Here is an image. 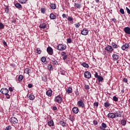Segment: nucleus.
<instances>
[{
	"label": "nucleus",
	"mask_w": 130,
	"mask_h": 130,
	"mask_svg": "<svg viewBox=\"0 0 130 130\" xmlns=\"http://www.w3.org/2000/svg\"><path fill=\"white\" fill-rule=\"evenodd\" d=\"M9 89L8 88H2L0 92L5 95L6 98L7 99H10L11 98V96L10 95V93H9Z\"/></svg>",
	"instance_id": "1"
},
{
	"label": "nucleus",
	"mask_w": 130,
	"mask_h": 130,
	"mask_svg": "<svg viewBox=\"0 0 130 130\" xmlns=\"http://www.w3.org/2000/svg\"><path fill=\"white\" fill-rule=\"evenodd\" d=\"M54 101L56 103H58V104H60L62 101V98H61L60 94H59L55 97Z\"/></svg>",
	"instance_id": "2"
},
{
	"label": "nucleus",
	"mask_w": 130,
	"mask_h": 130,
	"mask_svg": "<svg viewBox=\"0 0 130 130\" xmlns=\"http://www.w3.org/2000/svg\"><path fill=\"white\" fill-rule=\"evenodd\" d=\"M66 48H67V45L63 44H60L57 47V49L60 51L64 50Z\"/></svg>",
	"instance_id": "3"
},
{
	"label": "nucleus",
	"mask_w": 130,
	"mask_h": 130,
	"mask_svg": "<svg viewBox=\"0 0 130 130\" xmlns=\"http://www.w3.org/2000/svg\"><path fill=\"white\" fill-rule=\"evenodd\" d=\"M10 121L12 124H16V123H18V119L15 117H12L10 119Z\"/></svg>",
	"instance_id": "4"
},
{
	"label": "nucleus",
	"mask_w": 130,
	"mask_h": 130,
	"mask_svg": "<svg viewBox=\"0 0 130 130\" xmlns=\"http://www.w3.org/2000/svg\"><path fill=\"white\" fill-rule=\"evenodd\" d=\"M77 105H78L79 107H82V108L85 107V103H84V101L82 100H79L77 102Z\"/></svg>",
	"instance_id": "5"
},
{
	"label": "nucleus",
	"mask_w": 130,
	"mask_h": 130,
	"mask_svg": "<svg viewBox=\"0 0 130 130\" xmlns=\"http://www.w3.org/2000/svg\"><path fill=\"white\" fill-rule=\"evenodd\" d=\"M47 51L50 55H52V54H53V49L50 46L48 47Z\"/></svg>",
	"instance_id": "6"
},
{
	"label": "nucleus",
	"mask_w": 130,
	"mask_h": 130,
	"mask_svg": "<svg viewBox=\"0 0 130 130\" xmlns=\"http://www.w3.org/2000/svg\"><path fill=\"white\" fill-rule=\"evenodd\" d=\"M84 77L86 79H91V73L88 71H85L84 72Z\"/></svg>",
	"instance_id": "7"
},
{
	"label": "nucleus",
	"mask_w": 130,
	"mask_h": 130,
	"mask_svg": "<svg viewBox=\"0 0 130 130\" xmlns=\"http://www.w3.org/2000/svg\"><path fill=\"white\" fill-rule=\"evenodd\" d=\"M105 50H107V51H109V52H111L113 50V48H112V46L108 45L105 48Z\"/></svg>",
	"instance_id": "8"
},
{
	"label": "nucleus",
	"mask_w": 130,
	"mask_h": 130,
	"mask_svg": "<svg viewBox=\"0 0 130 130\" xmlns=\"http://www.w3.org/2000/svg\"><path fill=\"white\" fill-rule=\"evenodd\" d=\"M108 117L109 118H112V119H113V118H115V114L114 113H109L108 114Z\"/></svg>",
	"instance_id": "9"
},
{
	"label": "nucleus",
	"mask_w": 130,
	"mask_h": 130,
	"mask_svg": "<svg viewBox=\"0 0 130 130\" xmlns=\"http://www.w3.org/2000/svg\"><path fill=\"white\" fill-rule=\"evenodd\" d=\"M115 114V118H116V117H121V112L120 111H116Z\"/></svg>",
	"instance_id": "10"
},
{
	"label": "nucleus",
	"mask_w": 130,
	"mask_h": 130,
	"mask_svg": "<svg viewBox=\"0 0 130 130\" xmlns=\"http://www.w3.org/2000/svg\"><path fill=\"white\" fill-rule=\"evenodd\" d=\"M129 47V44L128 43H125L122 47L121 48L122 50H125L127 48Z\"/></svg>",
	"instance_id": "11"
},
{
	"label": "nucleus",
	"mask_w": 130,
	"mask_h": 130,
	"mask_svg": "<svg viewBox=\"0 0 130 130\" xmlns=\"http://www.w3.org/2000/svg\"><path fill=\"white\" fill-rule=\"evenodd\" d=\"M72 111L73 113H75V114H78L79 111V108L77 107H75L73 108Z\"/></svg>",
	"instance_id": "12"
},
{
	"label": "nucleus",
	"mask_w": 130,
	"mask_h": 130,
	"mask_svg": "<svg viewBox=\"0 0 130 130\" xmlns=\"http://www.w3.org/2000/svg\"><path fill=\"white\" fill-rule=\"evenodd\" d=\"M39 27L41 29H45V28L47 27V24H46V23H45L41 22L40 25H39Z\"/></svg>",
	"instance_id": "13"
},
{
	"label": "nucleus",
	"mask_w": 130,
	"mask_h": 130,
	"mask_svg": "<svg viewBox=\"0 0 130 130\" xmlns=\"http://www.w3.org/2000/svg\"><path fill=\"white\" fill-rule=\"evenodd\" d=\"M89 32V31H88V29H83L82 31H81V34L82 35H88V33Z\"/></svg>",
	"instance_id": "14"
},
{
	"label": "nucleus",
	"mask_w": 130,
	"mask_h": 130,
	"mask_svg": "<svg viewBox=\"0 0 130 130\" xmlns=\"http://www.w3.org/2000/svg\"><path fill=\"white\" fill-rule=\"evenodd\" d=\"M124 31L126 34L130 35V27H126L124 28Z\"/></svg>",
	"instance_id": "15"
},
{
	"label": "nucleus",
	"mask_w": 130,
	"mask_h": 130,
	"mask_svg": "<svg viewBox=\"0 0 130 130\" xmlns=\"http://www.w3.org/2000/svg\"><path fill=\"white\" fill-rule=\"evenodd\" d=\"M52 64H53L54 66H57V64H58V62L57 61H56V60L55 59V58H52Z\"/></svg>",
	"instance_id": "16"
},
{
	"label": "nucleus",
	"mask_w": 130,
	"mask_h": 130,
	"mask_svg": "<svg viewBox=\"0 0 130 130\" xmlns=\"http://www.w3.org/2000/svg\"><path fill=\"white\" fill-rule=\"evenodd\" d=\"M112 57H113V60H117V59H118V58H119V55H118L116 54H113L112 55Z\"/></svg>",
	"instance_id": "17"
},
{
	"label": "nucleus",
	"mask_w": 130,
	"mask_h": 130,
	"mask_svg": "<svg viewBox=\"0 0 130 130\" xmlns=\"http://www.w3.org/2000/svg\"><path fill=\"white\" fill-rule=\"evenodd\" d=\"M46 95L49 97H51L52 95V90L51 89H49L46 92Z\"/></svg>",
	"instance_id": "18"
},
{
	"label": "nucleus",
	"mask_w": 130,
	"mask_h": 130,
	"mask_svg": "<svg viewBox=\"0 0 130 130\" xmlns=\"http://www.w3.org/2000/svg\"><path fill=\"white\" fill-rule=\"evenodd\" d=\"M50 7L52 10H55L56 9V4L53 3L50 4Z\"/></svg>",
	"instance_id": "19"
},
{
	"label": "nucleus",
	"mask_w": 130,
	"mask_h": 130,
	"mask_svg": "<svg viewBox=\"0 0 130 130\" xmlns=\"http://www.w3.org/2000/svg\"><path fill=\"white\" fill-rule=\"evenodd\" d=\"M107 127V125L105 124V123H102V126H100V128L101 129L105 130V128Z\"/></svg>",
	"instance_id": "20"
},
{
	"label": "nucleus",
	"mask_w": 130,
	"mask_h": 130,
	"mask_svg": "<svg viewBox=\"0 0 130 130\" xmlns=\"http://www.w3.org/2000/svg\"><path fill=\"white\" fill-rule=\"evenodd\" d=\"M49 17L51 20H55L56 19V15L53 14V13L50 14Z\"/></svg>",
	"instance_id": "21"
},
{
	"label": "nucleus",
	"mask_w": 130,
	"mask_h": 130,
	"mask_svg": "<svg viewBox=\"0 0 130 130\" xmlns=\"http://www.w3.org/2000/svg\"><path fill=\"white\" fill-rule=\"evenodd\" d=\"M66 92H67L68 94H71L73 93V88H72V87H69L66 89Z\"/></svg>",
	"instance_id": "22"
},
{
	"label": "nucleus",
	"mask_w": 130,
	"mask_h": 130,
	"mask_svg": "<svg viewBox=\"0 0 130 130\" xmlns=\"http://www.w3.org/2000/svg\"><path fill=\"white\" fill-rule=\"evenodd\" d=\"M48 124L49 126H53L54 125V123L53 122V120H51L48 122Z\"/></svg>",
	"instance_id": "23"
},
{
	"label": "nucleus",
	"mask_w": 130,
	"mask_h": 130,
	"mask_svg": "<svg viewBox=\"0 0 130 130\" xmlns=\"http://www.w3.org/2000/svg\"><path fill=\"white\" fill-rule=\"evenodd\" d=\"M68 20L71 23V24H74V20L73 17L68 16L67 18Z\"/></svg>",
	"instance_id": "24"
},
{
	"label": "nucleus",
	"mask_w": 130,
	"mask_h": 130,
	"mask_svg": "<svg viewBox=\"0 0 130 130\" xmlns=\"http://www.w3.org/2000/svg\"><path fill=\"white\" fill-rule=\"evenodd\" d=\"M74 7L75 8H76V9H81V4L79 3H75L74 4Z\"/></svg>",
	"instance_id": "25"
},
{
	"label": "nucleus",
	"mask_w": 130,
	"mask_h": 130,
	"mask_svg": "<svg viewBox=\"0 0 130 130\" xmlns=\"http://www.w3.org/2000/svg\"><path fill=\"white\" fill-rule=\"evenodd\" d=\"M104 106L106 107V108H108V107H110V104L108 102H106L104 103Z\"/></svg>",
	"instance_id": "26"
},
{
	"label": "nucleus",
	"mask_w": 130,
	"mask_h": 130,
	"mask_svg": "<svg viewBox=\"0 0 130 130\" xmlns=\"http://www.w3.org/2000/svg\"><path fill=\"white\" fill-rule=\"evenodd\" d=\"M23 79H24V76H23V75H19L18 77V81L22 82V81H23Z\"/></svg>",
	"instance_id": "27"
},
{
	"label": "nucleus",
	"mask_w": 130,
	"mask_h": 130,
	"mask_svg": "<svg viewBox=\"0 0 130 130\" xmlns=\"http://www.w3.org/2000/svg\"><path fill=\"white\" fill-rule=\"evenodd\" d=\"M59 123L60 124V125H62V126H67V123H66L64 121H59Z\"/></svg>",
	"instance_id": "28"
},
{
	"label": "nucleus",
	"mask_w": 130,
	"mask_h": 130,
	"mask_svg": "<svg viewBox=\"0 0 130 130\" xmlns=\"http://www.w3.org/2000/svg\"><path fill=\"white\" fill-rule=\"evenodd\" d=\"M47 68L49 71H52V70H53V67H52V65L51 64H48Z\"/></svg>",
	"instance_id": "29"
},
{
	"label": "nucleus",
	"mask_w": 130,
	"mask_h": 130,
	"mask_svg": "<svg viewBox=\"0 0 130 130\" xmlns=\"http://www.w3.org/2000/svg\"><path fill=\"white\" fill-rule=\"evenodd\" d=\"M69 119L71 121H74L75 120V117L74 116H72V115H70L69 116Z\"/></svg>",
	"instance_id": "30"
},
{
	"label": "nucleus",
	"mask_w": 130,
	"mask_h": 130,
	"mask_svg": "<svg viewBox=\"0 0 130 130\" xmlns=\"http://www.w3.org/2000/svg\"><path fill=\"white\" fill-rule=\"evenodd\" d=\"M28 98L30 100H34V99H35V96H34V95L32 94H31L29 95Z\"/></svg>",
	"instance_id": "31"
},
{
	"label": "nucleus",
	"mask_w": 130,
	"mask_h": 130,
	"mask_svg": "<svg viewBox=\"0 0 130 130\" xmlns=\"http://www.w3.org/2000/svg\"><path fill=\"white\" fill-rule=\"evenodd\" d=\"M15 6L17 9H21V8H22V5H21L20 3H16Z\"/></svg>",
	"instance_id": "32"
},
{
	"label": "nucleus",
	"mask_w": 130,
	"mask_h": 130,
	"mask_svg": "<svg viewBox=\"0 0 130 130\" xmlns=\"http://www.w3.org/2000/svg\"><path fill=\"white\" fill-rule=\"evenodd\" d=\"M81 66L84 68H89V64L85 62L82 63Z\"/></svg>",
	"instance_id": "33"
},
{
	"label": "nucleus",
	"mask_w": 130,
	"mask_h": 130,
	"mask_svg": "<svg viewBox=\"0 0 130 130\" xmlns=\"http://www.w3.org/2000/svg\"><path fill=\"white\" fill-rule=\"evenodd\" d=\"M104 80L103 77H102V76H100L98 78V82H102L103 80Z\"/></svg>",
	"instance_id": "34"
},
{
	"label": "nucleus",
	"mask_w": 130,
	"mask_h": 130,
	"mask_svg": "<svg viewBox=\"0 0 130 130\" xmlns=\"http://www.w3.org/2000/svg\"><path fill=\"white\" fill-rule=\"evenodd\" d=\"M30 69L29 68H26L24 70V73L25 74H29L30 72Z\"/></svg>",
	"instance_id": "35"
},
{
	"label": "nucleus",
	"mask_w": 130,
	"mask_h": 130,
	"mask_svg": "<svg viewBox=\"0 0 130 130\" xmlns=\"http://www.w3.org/2000/svg\"><path fill=\"white\" fill-rule=\"evenodd\" d=\"M112 45L113 47V48H118V46H117V45H116L115 43H112Z\"/></svg>",
	"instance_id": "36"
},
{
	"label": "nucleus",
	"mask_w": 130,
	"mask_h": 130,
	"mask_svg": "<svg viewBox=\"0 0 130 130\" xmlns=\"http://www.w3.org/2000/svg\"><path fill=\"white\" fill-rule=\"evenodd\" d=\"M5 29V25L2 23H0V30H3Z\"/></svg>",
	"instance_id": "37"
},
{
	"label": "nucleus",
	"mask_w": 130,
	"mask_h": 130,
	"mask_svg": "<svg viewBox=\"0 0 130 130\" xmlns=\"http://www.w3.org/2000/svg\"><path fill=\"white\" fill-rule=\"evenodd\" d=\"M113 100L115 102H117V101H118V98L116 97V96H114L113 97Z\"/></svg>",
	"instance_id": "38"
},
{
	"label": "nucleus",
	"mask_w": 130,
	"mask_h": 130,
	"mask_svg": "<svg viewBox=\"0 0 130 130\" xmlns=\"http://www.w3.org/2000/svg\"><path fill=\"white\" fill-rule=\"evenodd\" d=\"M121 123L122 124V125H125V124H126V121L125 120H122L121 121Z\"/></svg>",
	"instance_id": "39"
},
{
	"label": "nucleus",
	"mask_w": 130,
	"mask_h": 130,
	"mask_svg": "<svg viewBox=\"0 0 130 130\" xmlns=\"http://www.w3.org/2000/svg\"><path fill=\"white\" fill-rule=\"evenodd\" d=\"M37 53H38V54H40L42 52L41 50H40V48H37Z\"/></svg>",
	"instance_id": "40"
},
{
	"label": "nucleus",
	"mask_w": 130,
	"mask_h": 130,
	"mask_svg": "<svg viewBox=\"0 0 130 130\" xmlns=\"http://www.w3.org/2000/svg\"><path fill=\"white\" fill-rule=\"evenodd\" d=\"M99 105V103H98V102H94L93 103V106L94 107H98Z\"/></svg>",
	"instance_id": "41"
},
{
	"label": "nucleus",
	"mask_w": 130,
	"mask_h": 130,
	"mask_svg": "<svg viewBox=\"0 0 130 130\" xmlns=\"http://www.w3.org/2000/svg\"><path fill=\"white\" fill-rule=\"evenodd\" d=\"M41 61L42 62H45L46 61V58L45 57H42L41 58Z\"/></svg>",
	"instance_id": "42"
},
{
	"label": "nucleus",
	"mask_w": 130,
	"mask_h": 130,
	"mask_svg": "<svg viewBox=\"0 0 130 130\" xmlns=\"http://www.w3.org/2000/svg\"><path fill=\"white\" fill-rule=\"evenodd\" d=\"M20 4H25L27 2V0H18Z\"/></svg>",
	"instance_id": "43"
},
{
	"label": "nucleus",
	"mask_w": 130,
	"mask_h": 130,
	"mask_svg": "<svg viewBox=\"0 0 130 130\" xmlns=\"http://www.w3.org/2000/svg\"><path fill=\"white\" fill-rule=\"evenodd\" d=\"M45 11L46 10H45V8H41V12L42 14H45Z\"/></svg>",
	"instance_id": "44"
},
{
	"label": "nucleus",
	"mask_w": 130,
	"mask_h": 130,
	"mask_svg": "<svg viewBox=\"0 0 130 130\" xmlns=\"http://www.w3.org/2000/svg\"><path fill=\"white\" fill-rule=\"evenodd\" d=\"M5 130H12V126H7Z\"/></svg>",
	"instance_id": "45"
},
{
	"label": "nucleus",
	"mask_w": 130,
	"mask_h": 130,
	"mask_svg": "<svg viewBox=\"0 0 130 130\" xmlns=\"http://www.w3.org/2000/svg\"><path fill=\"white\" fill-rule=\"evenodd\" d=\"M120 13H121V14H122V15H124V10H123V9L121 8L120 9Z\"/></svg>",
	"instance_id": "46"
},
{
	"label": "nucleus",
	"mask_w": 130,
	"mask_h": 130,
	"mask_svg": "<svg viewBox=\"0 0 130 130\" xmlns=\"http://www.w3.org/2000/svg\"><path fill=\"white\" fill-rule=\"evenodd\" d=\"M75 26L76 28H79V27H80V26H81V24H80L79 23H77L75 24Z\"/></svg>",
	"instance_id": "47"
},
{
	"label": "nucleus",
	"mask_w": 130,
	"mask_h": 130,
	"mask_svg": "<svg viewBox=\"0 0 130 130\" xmlns=\"http://www.w3.org/2000/svg\"><path fill=\"white\" fill-rule=\"evenodd\" d=\"M85 88L86 90H90V86L88 85H85Z\"/></svg>",
	"instance_id": "48"
},
{
	"label": "nucleus",
	"mask_w": 130,
	"mask_h": 130,
	"mask_svg": "<svg viewBox=\"0 0 130 130\" xmlns=\"http://www.w3.org/2000/svg\"><path fill=\"white\" fill-rule=\"evenodd\" d=\"M67 43H72V39H71V38L67 39Z\"/></svg>",
	"instance_id": "49"
},
{
	"label": "nucleus",
	"mask_w": 130,
	"mask_h": 130,
	"mask_svg": "<svg viewBox=\"0 0 130 130\" xmlns=\"http://www.w3.org/2000/svg\"><path fill=\"white\" fill-rule=\"evenodd\" d=\"M126 10L127 11V14H128V15H130V10L129 9H128V8L126 7Z\"/></svg>",
	"instance_id": "50"
},
{
	"label": "nucleus",
	"mask_w": 130,
	"mask_h": 130,
	"mask_svg": "<svg viewBox=\"0 0 130 130\" xmlns=\"http://www.w3.org/2000/svg\"><path fill=\"white\" fill-rule=\"evenodd\" d=\"M93 123L94 125H97L98 124V121L96 120H93Z\"/></svg>",
	"instance_id": "51"
},
{
	"label": "nucleus",
	"mask_w": 130,
	"mask_h": 130,
	"mask_svg": "<svg viewBox=\"0 0 130 130\" xmlns=\"http://www.w3.org/2000/svg\"><path fill=\"white\" fill-rule=\"evenodd\" d=\"M42 80L44 82H47V78H46V77H43Z\"/></svg>",
	"instance_id": "52"
},
{
	"label": "nucleus",
	"mask_w": 130,
	"mask_h": 130,
	"mask_svg": "<svg viewBox=\"0 0 130 130\" xmlns=\"http://www.w3.org/2000/svg\"><path fill=\"white\" fill-rule=\"evenodd\" d=\"M67 58H68L67 55H65L64 56H63L62 59H63V60H66V59H67Z\"/></svg>",
	"instance_id": "53"
},
{
	"label": "nucleus",
	"mask_w": 130,
	"mask_h": 130,
	"mask_svg": "<svg viewBox=\"0 0 130 130\" xmlns=\"http://www.w3.org/2000/svg\"><path fill=\"white\" fill-rule=\"evenodd\" d=\"M100 76L98 75V73L95 72V74H94V77L95 78H96L98 79V78Z\"/></svg>",
	"instance_id": "54"
},
{
	"label": "nucleus",
	"mask_w": 130,
	"mask_h": 130,
	"mask_svg": "<svg viewBox=\"0 0 130 130\" xmlns=\"http://www.w3.org/2000/svg\"><path fill=\"white\" fill-rule=\"evenodd\" d=\"M11 22L13 24H16V22H17V20L16 19H14L13 20H12Z\"/></svg>",
	"instance_id": "55"
},
{
	"label": "nucleus",
	"mask_w": 130,
	"mask_h": 130,
	"mask_svg": "<svg viewBox=\"0 0 130 130\" xmlns=\"http://www.w3.org/2000/svg\"><path fill=\"white\" fill-rule=\"evenodd\" d=\"M123 82H124V83H127V82H128L127 79H126V78H124V79H123Z\"/></svg>",
	"instance_id": "56"
},
{
	"label": "nucleus",
	"mask_w": 130,
	"mask_h": 130,
	"mask_svg": "<svg viewBox=\"0 0 130 130\" xmlns=\"http://www.w3.org/2000/svg\"><path fill=\"white\" fill-rule=\"evenodd\" d=\"M3 43L4 45H5V46H8V44H7V42H6V41H3Z\"/></svg>",
	"instance_id": "57"
},
{
	"label": "nucleus",
	"mask_w": 130,
	"mask_h": 130,
	"mask_svg": "<svg viewBox=\"0 0 130 130\" xmlns=\"http://www.w3.org/2000/svg\"><path fill=\"white\" fill-rule=\"evenodd\" d=\"M61 55H62V56H64V55H66V53L64 52H62L61 53Z\"/></svg>",
	"instance_id": "58"
},
{
	"label": "nucleus",
	"mask_w": 130,
	"mask_h": 130,
	"mask_svg": "<svg viewBox=\"0 0 130 130\" xmlns=\"http://www.w3.org/2000/svg\"><path fill=\"white\" fill-rule=\"evenodd\" d=\"M28 88H31L32 87H33V85H32V84H28Z\"/></svg>",
	"instance_id": "59"
},
{
	"label": "nucleus",
	"mask_w": 130,
	"mask_h": 130,
	"mask_svg": "<svg viewBox=\"0 0 130 130\" xmlns=\"http://www.w3.org/2000/svg\"><path fill=\"white\" fill-rule=\"evenodd\" d=\"M112 21H113V22H114V23H116V22H117V20L115 18L112 19Z\"/></svg>",
	"instance_id": "60"
},
{
	"label": "nucleus",
	"mask_w": 130,
	"mask_h": 130,
	"mask_svg": "<svg viewBox=\"0 0 130 130\" xmlns=\"http://www.w3.org/2000/svg\"><path fill=\"white\" fill-rule=\"evenodd\" d=\"M62 17L64 19V18H67V15L66 14H62Z\"/></svg>",
	"instance_id": "61"
},
{
	"label": "nucleus",
	"mask_w": 130,
	"mask_h": 130,
	"mask_svg": "<svg viewBox=\"0 0 130 130\" xmlns=\"http://www.w3.org/2000/svg\"><path fill=\"white\" fill-rule=\"evenodd\" d=\"M9 90L10 91V92H13V88L10 87L9 88Z\"/></svg>",
	"instance_id": "62"
},
{
	"label": "nucleus",
	"mask_w": 130,
	"mask_h": 130,
	"mask_svg": "<svg viewBox=\"0 0 130 130\" xmlns=\"http://www.w3.org/2000/svg\"><path fill=\"white\" fill-rule=\"evenodd\" d=\"M9 8H6L5 12L6 13H9Z\"/></svg>",
	"instance_id": "63"
},
{
	"label": "nucleus",
	"mask_w": 130,
	"mask_h": 130,
	"mask_svg": "<svg viewBox=\"0 0 130 130\" xmlns=\"http://www.w3.org/2000/svg\"><path fill=\"white\" fill-rule=\"evenodd\" d=\"M53 110H57V107H56L55 106H54L53 107Z\"/></svg>",
	"instance_id": "64"
}]
</instances>
